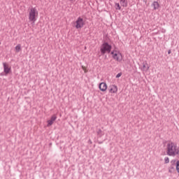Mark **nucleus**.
Wrapping results in <instances>:
<instances>
[{
  "mask_svg": "<svg viewBox=\"0 0 179 179\" xmlns=\"http://www.w3.org/2000/svg\"><path fill=\"white\" fill-rule=\"evenodd\" d=\"M166 155L167 156L175 157L176 155H179V148L177 144L173 142H169L166 145Z\"/></svg>",
  "mask_w": 179,
  "mask_h": 179,
  "instance_id": "f257e3e1",
  "label": "nucleus"
},
{
  "mask_svg": "<svg viewBox=\"0 0 179 179\" xmlns=\"http://www.w3.org/2000/svg\"><path fill=\"white\" fill-rule=\"evenodd\" d=\"M111 50H113V45L108 43V42L103 41L100 46L101 55L99 57L104 56L106 54H110Z\"/></svg>",
  "mask_w": 179,
  "mask_h": 179,
  "instance_id": "f03ea898",
  "label": "nucleus"
},
{
  "mask_svg": "<svg viewBox=\"0 0 179 179\" xmlns=\"http://www.w3.org/2000/svg\"><path fill=\"white\" fill-rule=\"evenodd\" d=\"M38 16V12L36 8H31L29 13V20L32 23H35Z\"/></svg>",
  "mask_w": 179,
  "mask_h": 179,
  "instance_id": "7ed1b4c3",
  "label": "nucleus"
},
{
  "mask_svg": "<svg viewBox=\"0 0 179 179\" xmlns=\"http://www.w3.org/2000/svg\"><path fill=\"white\" fill-rule=\"evenodd\" d=\"M73 24L76 29H80L85 24V22L84 21L83 18L80 16L77 18L76 21L73 23Z\"/></svg>",
  "mask_w": 179,
  "mask_h": 179,
  "instance_id": "20e7f679",
  "label": "nucleus"
},
{
  "mask_svg": "<svg viewBox=\"0 0 179 179\" xmlns=\"http://www.w3.org/2000/svg\"><path fill=\"white\" fill-rule=\"evenodd\" d=\"M3 69L6 75L12 73V67L8 63H2Z\"/></svg>",
  "mask_w": 179,
  "mask_h": 179,
  "instance_id": "39448f33",
  "label": "nucleus"
},
{
  "mask_svg": "<svg viewBox=\"0 0 179 179\" xmlns=\"http://www.w3.org/2000/svg\"><path fill=\"white\" fill-rule=\"evenodd\" d=\"M57 117L56 114L52 115V117H50V120H48L47 121L48 122L47 127H51L54 124V122L57 120Z\"/></svg>",
  "mask_w": 179,
  "mask_h": 179,
  "instance_id": "423d86ee",
  "label": "nucleus"
},
{
  "mask_svg": "<svg viewBox=\"0 0 179 179\" xmlns=\"http://www.w3.org/2000/svg\"><path fill=\"white\" fill-rule=\"evenodd\" d=\"M99 88L101 92H106L107 90V83L104 82L100 83Z\"/></svg>",
  "mask_w": 179,
  "mask_h": 179,
  "instance_id": "0eeeda50",
  "label": "nucleus"
},
{
  "mask_svg": "<svg viewBox=\"0 0 179 179\" xmlns=\"http://www.w3.org/2000/svg\"><path fill=\"white\" fill-rule=\"evenodd\" d=\"M118 91V87L116 85H112L109 89V92L115 94Z\"/></svg>",
  "mask_w": 179,
  "mask_h": 179,
  "instance_id": "6e6552de",
  "label": "nucleus"
},
{
  "mask_svg": "<svg viewBox=\"0 0 179 179\" xmlns=\"http://www.w3.org/2000/svg\"><path fill=\"white\" fill-rule=\"evenodd\" d=\"M151 6L153 7V10H156L159 8L160 4L159 3L158 1H153V3L151 4Z\"/></svg>",
  "mask_w": 179,
  "mask_h": 179,
  "instance_id": "1a4fd4ad",
  "label": "nucleus"
},
{
  "mask_svg": "<svg viewBox=\"0 0 179 179\" xmlns=\"http://www.w3.org/2000/svg\"><path fill=\"white\" fill-rule=\"evenodd\" d=\"M97 133V138H101L103 136H104V132L101 130V129H98L96 131Z\"/></svg>",
  "mask_w": 179,
  "mask_h": 179,
  "instance_id": "9d476101",
  "label": "nucleus"
},
{
  "mask_svg": "<svg viewBox=\"0 0 179 179\" xmlns=\"http://www.w3.org/2000/svg\"><path fill=\"white\" fill-rule=\"evenodd\" d=\"M112 57L113 58V59H115V60H116V61H117V62H120L122 60V59H120V57H119V55H118L117 53H115V54L112 56Z\"/></svg>",
  "mask_w": 179,
  "mask_h": 179,
  "instance_id": "9b49d317",
  "label": "nucleus"
},
{
  "mask_svg": "<svg viewBox=\"0 0 179 179\" xmlns=\"http://www.w3.org/2000/svg\"><path fill=\"white\" fill-rule=\"evenodd\" d=\"M143 69L145 71H148L150 69V67L148 66V63H147V62H143Z\"/></svg>",
  "mask_w": 179,
  "mask_h": 179,
  "instance_id": "f8f14e48",
  "label": "nucleus"
},
{
  "mask_svg": "<svg viewBox=\"0 0 179 179\" xmlns=\"http://www.w3.org/2000/svg\"><path fill=\"white\" fill-rule=\"evenodd\" d=\"M120 5L123 7H127L128 6V0H120Z\"/></svg>",
  "mask_w": 179,
  "mask_h": 179,
  "instance_id": "ddd939ff",
  "label": "nucleus"
},
{
  "mask_svg": "<svg viewBox=\"0 0 179 179\" xmlns=\"http://www.w3.org/2000/svg\"><path fill=\"white\" fill-rule=\"evenodd\" d=\"M168 170H169V173H174L176 171L175 166L171 165L168 168Z\"/></svg>",
  "mask_w": 179,
  "mask_h": 179,
  "instance_id": "4468645a",
  "label": "nucleus"
},
{
  "mask_svg": "<svg viewBox=\"0 0 179 179\" xmlns=\"http://www.w3.org/2000/svg\"><path fill=\"white\" fill-rule=\"evenodd\" d=\"M22 48L20 44H18L17 46H15V52H17V53L20 52Z\"/></svg>",
  "mask_w": 179,
  "mask_h": 179,
  "instance_id": "2eb2a0df",
  "label": "nucleus"
},
{
  "mask_svg": "<svg viewBox=\"0 0 179 179\" xmlns=\"http://www.w3.org/2000/svg\"><path fill=\"white\" fill-rule=\"evenodd\" d=\"M176 170L177 171V172L179 173V161H177L176 162Z\"/></svg>",
  "mask_w": 179,
  "mask_h": 179,
  "instance_id": "dca6fc26",
  "label": "nucleus"
},
{
  "mask_svg": "<svg viewBox=\"0 0 179 179\" xmlns=\"http://www.w3.org/2000/svg\"><path fill=\"white\" fill-rule=\"evenodd\" d=\"M115 9L116 10H121L122 9V7L120 6V4L119 3H115Z\"/></svg>",
  "mask_w": 179,
  "mask_h": 179,
  "instance_id": "f3484780",
  "label": "nucleus"
},
{
  "mask_svg": "<svg viewBox=\"0 0 179 179\" xmlns=\"http://www.w3.org/2000/svg\"><path fill=\"white\" fill-rule=\"evenodd\" d=\"M169 162H170L169 158L168 157H164V163H165V164H168V163H169Z\"/></svg>",
  "mask_w": 179,
  "mask_h": 179,
  "instance_id": "a211bd4d",
  "label": "nucleus"
},
{
  "mask_svg": "<svg viewBox=\"0 0 179 179\" xmlns=\"http://www.w3.org/2000/svg\"><path fill=\"white\" fill-rule=\"evenodd\" d=\"M170 163H171V166H175V164H176V159H173V160H171V161L170 162Z\"/></svg>",
  "mask_w": 179,
  "mask_h": 179,
  "instance_id": "6ab92c4d",
  "label": "nucleus"
},
{
  "mask_svg": "<svg viewBox=\"0 0 179 179\" xmlns=\"http://www.w3.org/2000/svg\"><path fill=\"white\" fill-rule=\"evenodd\" d=\"M115 52H117V50H113V51H111L110 50V54L112 55V57L115 54Z\"/></svg>",
  "mask_w": 179,
  "mask_h": 179,
  "instance_id": "aec40b11",
  "label": "nucleus"
},
{
  "mask_svg": "<svg viewBox=\"0 0 179 179\" xmlns=\"http://www.w3.org/2000/svg\"><path fill=\"white\" fill-rule=\"evenodd\" d=\"M0 76H8V74H6L5 71L0 73Z\"/></svg>",
  "mask_w": 179,
  "mask_h": 179,
  "instance_id": "412c9836",
  "label": "nucleus"
},
{
  "mask_svg": "<svg viewBox=\"0 0 179 179\" xmlns=\"http://www.w3.org/2000/svg\"><path fill=\"white\" fill-rule=\"evenodd\" d=\"M122 76V73H118L115 77L116 78H120Z\"/></svg>",
  "mask_w": 179,
  "mask_h": 179,
  "instance_id": "4be33fe9",
  "label": "nucleus"
},
{
  "mask_svg": "<svg viewBox=\"0 0 179 179\" xmlns=\"http://www.w3.org/2000/svg\"><path fill=\"white\" fill-rule=\"evenodd\" d=\"M83 70L85 71V73H87V70H86L85 67H83Z\"/></svg>",
  "mask_w": 179,
  "mask_h": 179,
  "instance_id": "5701e85b",
  "label": "nucleus"
},
{
  "mask_svg": "<svg viewBox=\"0 0 179 179\" xmlns=\"http://www.w3.org/2000/svg\"><path fill=\"white\" fill-rule=\"evenodd\" d=\"M171 50H168V55H171Z\"/></svg>",
  "mask_w": 179,
  "mask_h": 179,
  "instance_id": "b1692460",
  "label": "nucleus"
},
{
  "mask_svg": "<svg viewBox=\"0 0 179 179\" xmlns=\"http://www.w3.org/2000/svg\"><path fill=\"white\" fill-rule=\"evenodd\" d=\"M98 143H99V145H101V144H103V141H99Z\"/></svg>",
  "mask_w": 179,
  "mask_h": 179,
  "instance_id": "393cba45",
  "label": "nucleus"
},
{
  "mask_svg": "<svg viewBox=\"0 0 179 179\" xmlns=\"http://www.w3.org/2000/svg\"><path fill=\"white\" fill-rule=\"evenodd\" d=\"M119 55H120L121 57H122V53H119Z\"/></svg>",
  "mask_w": 179,
  "mask_h": 179,
  "instance_id": "a878e982",
  "label": "nucleus"
},
{
  "mask_svg": "<svg viewBox=\"0 0 179 179\" xmlns=\"http://www.w3.org/2000/svg\"><path fill=\"white\" fill-rule=\"evenodd\" d=\"M105 59H107V55L105 56Z\"/></svg>",
  "mask_w": 179,
  "mask_h": 179,
  "instance_id": "bb28decb",
  "label": "nucleus"
},
{
  "mask_svg": "<svg viewBox=\"0 0 179 179\" xmlns=\"http://www.w3.org/2000/svg\"><path fill=\"white\" fill-rule=\"evenodd\" d=\"M90 143V144H92V141L90 140V141H89Z\"/></svg>",
  "mask_w": 179,
  "mask_h": 179,
  "instance_id": "cd10ccee",
  "label": "nucleus"
},
{
  "mask_svg": "<svg viewBox=\"0 0 179 179\" xmlns=\"http://www.w3.org/2000/svg\"><path fill=\"white\" fill-rule=\"evenodd\" d=\"M143 1L145 2V3L147 2V1H145V0H143Z\"/></svg>",
  "mask_w": 179,
  "mask_h": 179,
  "instance_id": "c85d7f7f",
  "label": "nucleus"
},
{
  "mask_svg": "<svg viewBox=\"0 0 179 179\" xmlns=\"http://www.w3.org/2000/svg\"><path fill=\"white\" fill-rule=\"evenodd\" d=\"M70 1H74V0H70Z\"/></svg>",
  "mask_w": 179,
  "mask_h": 179,
  "instance_id": "c756f323",
  "label": "nucleus"
},
{
  "mask_svg": "<svg viewBox=\"0 0 179 179\" xmlns=\"http://www.w3.org/2000/svg\"><path fill=\"white\" fill-rule=\"evenodd\" d=\"M178 52H179V50H178Z\"/></svg>",
  "mask_w": 179,
  "mask_h": 179,
  "instance_id": "7c9ffc66",
  "label": "nucleus"
}]
</instances>
